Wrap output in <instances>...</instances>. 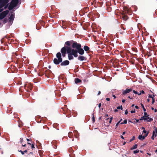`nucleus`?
I'll return each instance as SVG.
<instances>
[{"mask_svg":"<svg viewBox=\"0 0 157 157\" xmlns=\"http://www.w3.org/2000/svg\"><path fill=\"white\" fill-rule=\"evenodd\" d=\"M67 53L68 54V56L69 60L72 59H73L72 55L76 57L78 56L77 50L71 48H67Z\"/></svg>","mask_w":157,"mask_h":157,"instance_id":"obj_1","label":"nucleus"},{"mask_svg":"<svg viewBox=\"0 0 157 157\" xmlns=\"http://www.w3.org/2000/svg\"><path fill=\"white\" fill-rule=\"evenodd\" d=\"M9 0H0V12H2L8 6V5H6L9 2Z\"/></svg>","mask_w":157,"mask_h":157,"instance_id":"obj_2","label":"nucleus"},{"mask_svg":"<svg viewBox=\"0 0 157 157\" xmlns=\"http://www.w3.org/2000/svg\"><path fill=\"white\" fill-rule=\"evenodd\" d=\"M56 56L57 59L55 58L53 60L54 63L56 64H58L62 61L61 53L60 52H58L56 54Z\"/></svg>","mask_w":157,"mask_h":157,"instance_id":"obj_3","label":"nucleus"},{"mask_svg":"<svg viewBox=\"0 0 157 157\" xmlns=\"http://www.w3.org/2000/svg\"><path fill=\"white\" fill-rule=\"evenodd\" d=\"M18 3V0H12L8 7L9 10H11L16 7Z\"/></svg>","mask_w":157,"mask_h":157,"instance_id":"obj_4","label":"nucleus"},{"mask_svg":"<svg viewBox=\"0 0 157 157\" xmlns=\"http://www.w3.org/2000/svg\"><path fill=\"white\" fill-rule=\"evenodd\" d=\"M9 12V10H6L0 13V19H2L4 18Z\"/></svg>","mask_w":157,"mask_h":157,"instance_id":"obj_5","label":"nucleus"},{"mask_svg":"<svg viewBox=\"0 0 157 157\" xmlns=\"http://www.w3.org/2000/svg\"><path fill=\"white\" fill-rule=\"evenodd\" d=\"M72 47L74 48H76L77 50L81 47V45L79 44H78L76 42H74L72 45Z\"/></svg>","mask_w":157,"mask_h":157,"instance_id":"obj_6","label":"nucleus"},{"mask_svg":"<svg viewBox=\"0 0 157 157\" xmlns=\"http://www.w3.org/2000/svg\"><path fill=\"white\" fill-rule=\"evenodd\" d=\"M140 119V120H144L148 122L151 121L152 120V119L151 118L148 117V116H144L143 117H141Z\"/></svg>","mask_w":157,"mask_h":157,"instance_id":"obj_7","label":"nucleus"},{"mask_svg":"<svg viewBox=\"0 0 157 157\" xmlns=\"http://www.w3.org/2000/svg\"><path fill=\"white\" fill-rule=\"evenodd\" d=\"M67 48H70V47H65L63 48L61 50V52L63 56L64 57L65 56V54L66 53V52H67Z\"/></svg>","mask_w":157,"mask_h":157,"instance_id":"obj_8","label":"nucleus"},{"mask_svg":"<svg viewBox=\"0 0 157 157\" xmlns=\"http://www.w3.org/2000/svg\"><path fill=\"white\" fill-rule=\"evenodd\" d=\"M14 17V13H12L9 17V22L12 24Z\"/></svg>","mask_w":157,"mask_h":157,"instance_id":"obj_9","label":"nucleus"},{"mask_svg":"<svg viewBox=\"0 0 157 157\" xmlns=\"http://www.w3.org/2000/svg\"><path fill=\"white\" fill-rule=\"evenodd\" d=\"M77 50V52H78V53L80 55H83L84 53V52L83 50L81 48H79Z\"/></svg>","mask_w":157,"mask_h":157,"instance_id":"obj_10","label":"nucleus"},{"mask_svg":"<svg viewBox=\"0 0 157 157\" xmlns=\"http://www.w3.org/2000/svg\"><path fill=\"white\" fill-rule=\"evenodd\" d=\"M148 134V133H147L145 135L143 136L142 135H139L138 136L139 139L140 140H144L145 137H146Z\"/></svg>","mask_w":157,"mask_h":157,"instance_id":"obj_11","label":"nucleus"},{"mask_svg":"<svg viewBox=\"0 0 157 157\" xmlns=\"http://www.w3.org/2000/svg\"><path fill=\"white\" fill-rule=\"evenodd\" d=\"M69 63V62L68 60H65L61 63V66H66L68 65Z\"/></svg>","mask_w":157,"mask_h":157,"instance_id":"obj_12","label":"nucleus"},{"mask_svg":"<svg viewBox=\"0 0 157 157\" xmlns=\"http://www.w3.org/2000/svg\"><path fill=\"white\" fill-rule=\"evenodd\" d=\"M78 60L80 61H83L86 59V58L83 56H80L78 58Z\"/></svg>","mask_w":157,"mask_h":157,"instance_id":"obj_13","label":"nucleus"},{"mask_svg":"<svg viewBox=\"0 0 157 157\" xmlns=\"http://www.w3.org/2000/svg\"><path fill=\"white\" fill-rule=\"evenodd\" d=\"M132 90V89H127L124 91L122 93L123 94H124L127 93H129Z\"/></svg>","mask_w":157,"mask_h":157,"instance_id":"obj_14","label":"nucleus"},{"mask_svg":"<svg viewBox=\"0 0 157 157\" xmlns=\"http://www.w3.org/2000/svg\"><path fill=\"white\" fill-rule=\"evenodd\" d=\"M157 129L155 128V130L153 132L152 136H155L156 137L157 135Z\"/></svg>","mask_w":157,"mask_h":157,"instance_id":"obj_15","label":"nucleus"},{"mask_svg":"<svg viewBox=\"0 0 157 157\" xmlns=\"http://www.w3.org/2000/svg\"><path fill=\"white\" fill-rule=\"evenodd\" d=\"M81 82V80L78 78H75V83H78L80 82Z\"/></svg>","mask_w":157,"mask_h":157,"instance_id":"obj_16","label":"nucleus"},{"mask_svg":"<svg viewBox=\"0 0 157 157\" xmlns=\"http://www.w3.org/2000/svg\"><path fill=\"white\" fill-rule=\"evenodd\" d=\"M83 48H84V49L86 51H89V47L87 46H85Z\"/></svg>","mask_w":157,"mask_h":157,"instance_id":"obj_17","label":"nucleus"},{"mask_svg":"<svg viewBox=\"0 0 157 157\" xmlns=\"http://www.w3.org/2000/svg\"><path fill=\"white\" fill-rule=\"evenodd\" d=\"M137 144H136L133 146V147L130 148V149L131 150H132L133 149H136L137 148Z\"/></svg>","mask_w":157,"mask_h":157,"instance_id":"obj_18","label":"nucleus"},{"mask_svg":"<svg viewBox=\"0 0 157 157\" xmlns=\"http://www.w3.org/2000/svg\"><path fill=\"white\" fill-rule=\"evenodd\" d=\"M122 18L123 20H126L128 19L127 16L125 15L123 16Z\"/></svg>","mask_w":157,"mask_h":157,"instance_id":"obj_19","label":"nucleus"},{"mask_svg":"<svg viewBox=\"0 0 157 157\" xmlns=\"http://www.w3.org/2000/svg\"><path fill=\"white\" fill-rule=\"evenodd\" d=\"M142 129H143V133H145V135L146 134H147V133H148V132H147L146 130H145V128H142Z\"/></svg>","mask_w":157,"mask_h":157,"instance_id":"obj_20","label":"nucleus"},{"mask_svg":"<svg viewBox=\"0 0 157 157\" xmlns=\"http://www.w3.org/2000/svg\"><path fill=\"white\" fill-rule=\"evenodd\" d=\"M22 141H23V139L21 138H20V142L21 143H22ZM22 146H23V147H25V146H26V144H23L22 143H21Z\"/></svg>","mask_w":157,"mask_h":157,"instance_id":"obj_21","label":"nucleus"},{"mask_svg":"<svg viewBox=\"0 0 157 157\" xmlns=\"http://www.w3.org/2000/svg\"><path fill=\"white\" fill-rule=\"evenodd\" d=\"M141 106L142 107L144 111L145 112L146 111V109L144 108V105L143 104H142V103L141 104Z\"/></svg>","mask_w":157,"mask_h":157,"instance_id":"obj_22","label":"nucleus"},{"mask_svg":"<svg viewBox=\"0 0 157 157\" xmlns=\"http://www.w3.org/2000/svg\"><path fill=\"white\" fill-rule=\"evenodd\" d=\"M19 151L21 152L22 155H24V154L25 153L27 152V151L25 150V151H22L21 150V151Z\"/></svg>","mask_w":157,"mask_h":157,"instance_id":"obj_23","label":"nucleus"},{"mask_svg":"<svg viewBox=\"0 0 157 157\" xmlns=\"http://www.w3.org/2000/svg\"><path fill=\"white\" fill-rule=\"evenodd\" d=\"M154 95H149V96H148V97L149 98H152V99H153V98H154Z\"/></svg>","mask_w":157,"mask_h":157,"instance_id":"obj_24","label":"nucleus"},{"mask_svg":"<svg viewBox=\"0 0 157 157\" xmlns=\"http://www.w3.org/2000/svg\"><path fill=\"white\" fill-rule=\"evenodd\" d=\"M127 123V121L126 120H124L123 122H122L121 123V124H126Z\"/></svg>","mask_w":157,"mask_h":157,"instance_id":"obj_25","label":"nucleus"},{"mask_svg":"<svg viewBox=\"0 0 157 157\" xmlns=\"http://www.w3.org/2000/svg\"><path fill=\"white\" fill-rule=\"evenodd\" d=\"M139 152V150H137L134 151H133V152L134 154H136V153H138Z\"/></svg>","mask_w":157,"mask_h":157,"instance_id":"obj_26","label":"nucleus"},{"mask_svg":"<svg viewBox=\"0 0 157 157\" xmlns=\"http://www.w3.org/2000/svg\"><path fill=\"white\" fill-rule=\"evenodd\" d=\"M117 109H122V105H121V106H118L117 107Z\"/></svg>","mask_w":157,"mask_h":157,"instance_id":"obj_27","label":"nucleus"},{"mask_svg":"<svg viewBox=\"0 0 157 157\" xmlns=\"http://www.w3.org/2000/svg\"><path fill=\"white\" fill-rule=\"evenodd\" d=\"M65 44L68 46H69L70 45V43L69 41H67L65 43Z\"/></svg>","mask_w":157,"mask_h":157,"instance_id":"obj_28","label":"nucleus"},{"mask_svg":"<svg viewBox=\"0 0 157 157\" xmlns=\"http://www.w3.org/2000/svg\"><path fill=\"white\" fill-rule=\"evenodd\" d=\"M121 122V121H119V122H118L116 124V128H117V127L118 126V125L120 123V122Z\"/></svg>","mask_w":157,"mask_h":157,"instance_id":"obj_29","label":"nucleus"},{"mask_svg":"<svg viewBox=\"0 0 157 157\" xmlns=\"http://www.w3.org/2000/svg\"><path fill=\"white\" fill-rule=\"evenodd\" d=\"M135 137H134V136H133V137H132V138L130 140V142H131L133 140H134V139H135Z\"/></svg>","mask_w":157,"mask_h":157,"instance_id":"obj_30","label":"nucleus"},{"mask_svg":"<svg viewBox=\"0 0 157 157\" xmlns=\"http://www.w3.org/2000/svg\"><path fill=\"white\" fill-rule=\"evenodd\" d=\"M133 93H135V94H138V92H137V91H136L134 90L133 91Z\"/></svg>","mask_w":157,"mask_h":157,"instance_id":"obj_31","label":"nucleus"},{"mask_svg":"<svg viewBox=\"0 0 157 157\" xmlns=\"http://www.w3.org/2000/svg\"><path fill=\"white\" fill-rule=\"evenodd\" d=\"M135 112H136V111L135 109L133 110H132L131 111V113H135Z\"/></svg>","mask_w":157,"mask_h":157,"instance_id":"obj_32","label":"nucleus"},{"mask_svg":"<svg viewBox=\"0 0 157 157\" xmlns=\"http://www.w3.org/2000/svg\"><path fill=\"white\" fill-rule=\"evenodd\" d=\"M152 99V104H153L155 101V98H153V99Z\"/></svg>","mask_w":157,"mask_h":157,"instance_id":"obj_33","label":"nucleus"},{"mask_svg":"<svg viewBox=\"0 0 157 157\" xmlns=\"http://www.w3.org/2000/svg\"><path fill=\"white\" fill-rule=\"evenodd\" d=\"M6 22L7 20H6V19H4L3 21V23H5Z\"/></svg>","mask_w":157,"mask_h":157,"instance_id":"obj_34","label":"nucleus"},{"mask_svg":"<svg viewBox=\"0 0 157 157\" xmlns=\"http://www.w3.org/2000/svg\"><path fill=\"white\" fill-rule=\"evenodd\" d=\"M144 116H148L147 113L146 112L144 113Z\"/></svg>","mask_w":157,"mask_h":157,"instance_id":"obj_35","label":"nucleus"},{"mask_svg":"<svg viewBox=\"0 0 157 157\" xmlns=\"http://www.w3.org/2000/svg\"><path fill=\"white\" fill-rule=\"evenodd\" d=\"M31 147L32 148H35L34 146V144H32V145H31Z\"/></svg>","mask_w":157,"mask_h":157,"instance_id":"obj_36","label":"nucleus"},{"mask_svg":"<svg viewBox=\"0 0 157 157\" xmlns=\"http://www.w3.org/2000/svg\"><path fill=\"white\" fill-rule=\"evenodd\" d=\"M128 112L127 111V110H126L125 112V115H127L128 114Z\"/></svg>","mask_w":157,"mask_h":157,"instance_id":"obj_37","label":"nucleus"},{"mask_svg":"<svg viewBox=\"0 0 157 157\" xmlns=\"http://www.w3.org/2000/svg\"><path fill=\"white\" fill-rule=\"evenodd\" d=\"M106 100L107 101H109L110 100V98H106Z\"/></svg>","mask_w":157,"mask_h":157,"instance_id":"obj_38","label":"nucleus"},{"mask_svg":"<svg viewBox=\"0 0 157 157\" xmlns=\"http://www.w3.org/2000/svg\"><path fill=\"white\" fill-rule=\"evenodd\" d=\"M101 106V103H99V105H98V107L99 108H100Z\"/></svg>","mask_w":157,"mask_h":157,"instance_id":"obj_39","label":"nucleus"},{"mask_svg":"<svg viewBox=\"0 0 157 157\" xmlns=\"http://www.w3.org/2000/svg\"><path fill=\"white\" fill-rule=\"evenodd\" d=\"M125 101V99H123L122 100V102L123 103H124Z\"/></svg>","mask_w":157,"mask_h":157,"instance_id":"obj_40","label":"nucleus"},{"mask_svg":"<svg viewBox=\"0 0 157 157\" xmlns=\"http://www.w3.org/2000/svg\"><path fill=\"white\" fill-rule=\"evenodd\" d=\"M135 107L137 109H139V107L137 106V105H136L135 106Z\"/></svg>","mask_w":157,"mask_h":157,"instance_id":"obj_41","label":"nucleus"},{"mask_svg":"<svg viewBox=\"0 0 157 157\" xmlns=\"http://www.w3.org/2000/svg\"><path fill=\"white\" fill-rule=\"evenodd\" d=\"M141 94H144V92L143 90H142V91H141Z\"/></svg>","mask_w":157,"mask_h":157,"instance_id":"obj_42","label":"nucleus"},{"mask_svg":"<svg viewBox=\"0 0 157 157\" xmlns=\"http://www.w3.org/2000/svg\"><path fill=\"white\" fill-rule=\"evenodd\" d=\"M154 136H152L151 137V138L152 140H153L154 139Z\"/></svg>","mask_w":157,"mask_h":157,"instance_id":"obj_43","label":"nucleus"},{"mask_svg":"<svg viewBox=\"0 0 157 157\" xmlns=\"http://www.w3.org/2000/svg\"><path fill=\"white\" fill-rule=\"evenodd\" d=\"M72 134V132H70L69 133V135H71Z\"/></svg>","mask_w":157,"mask_h":157,"instance_id":"obj_44","label":"nucleus"},{"mask_svg":"<svg viewBox=\"0 0 157 157\" xmlns=\"http://www.w3.org/2000/svg\"><path fill=\"white\" fill-rule=\"evenodd\" d=\"M121 138H122L123 139H124V137H123V136H121Z\"/></svg>","mask_w":157,"mask_h":157,"instance_id":"obj_45","label":"nucleus"},{"mask_svg":"<svg viewBox=\"0 0 157 157\" xmlns=\"http://www.w3.org/2000/svg\"><path fill=\"white\" fill-rule=\"evenodd\" d=\"M92 119H93V121L94 122V116L92 118Z\"/></svg>","mask_w":157,"mask_h":157,"instance_id":"obj_46","label":"nucleus"},{"mask_svg":"<svg viewBox=\"0 0 157 157\" xmlns=\"http://www.w3.org/2000/svg\"><path fill=\"white\" fill-rule=\"evenodd\" d=\"M113 119V117H111L110 118V120H111V121H112V120Z\"/></svg>","mask_w":157,"mask_h":157,"instance_id":"obj_47","label":"nucleus"},{"mask_svg":"<svg viewBox=\"0 0 157 157\" xmlns=\"http://www.w3.org/2000/svg\"><path fill=\"white\" fill-rule=\"evenodd\" d=\"M125 133V132H123V133H122V135H124Z\"/></svg>","mask_w":157,"mask_h":157,"instance_id":"obj_48","label":"nucleus"},{"mask_svg":"<svg viewBox=\"0 0 157 157\" xmlns=\"http://www.w3.org/2000/svg\"><path fill=\"white\" fill-rule=\"evenodd\" d=\"M141 92H140L139 93H138V95H141Z\"/></svg>","mask_w":157,"mask_h":157,"instance_id":"obj_49","label":"nucleus"},{"mask_svg":"<svg viewBox=\"0 0 157 157\" xmlns=\"http://www.w3.org/2000/svg\"><path fill=\"white\" fill-rule=\"evenodd\" d=\"M101 94V91H99V92H98V95H99V94Z\"/></svg>","mask_w":157,"mask_h":157,"instance_id":"obj_50","label":"nucleus"},{"mask_svg":"<svg viewBox=\"0 0 157 157\" xmlns=\"http://www.w3.org/2000/svg\"><path fill=\"white\" fill-rule=\"evenodd\" d=\"M113 97L114 98H116V96L115 95H113Z\"/></svg>","mask_w":157,"mask_h":157,"instance_id":"obj_51","label":"nucleus"},{"mask_svg":"<svg viewBox=\"0 0 157 157\" xmlns=\"http://www.w3.org/2000/svg\"><path fill=\"white\" fill-rule=\"evenodd\" d=\"M111 122H112V121H111V120H110V121H109V124L111 123Z\"/></svg>","mask_w":157,"mask_h":157,"instance_id":"obj_52","label":"nucleus"},{"mask_svg":"<svg viewBox=\"0 0 157 157\" xmlns=\"http://www.w3.org/2000/svg\"><path fill=\"white\" fill-rule=\"evenodd\" d=\"M27 140L29 141H30V140L29 139H27Z\"/></svg>","mask_w":157,"mask_h":157,"instance_id":"obj_53","label":"nucleus"},{"mask_svg":"<svg viewBox=\"0 0 157 157\" xmlns=\"http://www.w3.org/2000/svg\"><path fill=\"white\" fill-rule=\"evenodd\" d=\"M149 101H150V100H149V99H147V101L148 102H149Z\"/></svg>","mask_w":157,"mask_h":157,"instance_id":"obj_54","label":"nucleus"},{"mask_svg":"<svg viewBox=\"0 0 157 157\" xmlns=\"http://www.w3.org/2000/svg\"><path fill=\"white\" fill-rule=\"evenodd\" d=\"M136 122H138L139 121V120H138L136 119Z\"/></svg>","mask_w":157,"mask_h":157,"instance_id":"obj_55","label":"nucleus"},{"mask_svg":"<svg viewBox=\"0 0 157 157\" xmlns=\"http://www.w3.org/2000/svg\"><path fill=\"white\" fill-rule=\"evenodd\" d=\"M114 111H115V112H117V109H115V110H114Z\"/></svg>","mask_w":157,"mask_h":157,"instance_id":"obj_56","label":"nucleus"},{"mask_svg":"<svg viewBox=\"0 0 157 157\" xmlns=\"http://www.w3.org/2000/svg\"><path fill=\"white\" fill-rule=\"evenodd\" d=\"M128 98H130V99H132V98H130V96H128Z\"/></svg>","mask_w":157,"mask_h":157,"instance_id":"obj_57","label":"nucleus"},{"mask_svg":"<svg viewBox=\"0 0 157 157\" xmlns=\"http://www.w3.org/2000/svg\"><path fill=\"white\" fill-rule=\"evenodd\" d=\"M126 143L125 142H124V143H123V145H124Z\"/></svg>","mask_w":157,"mask_h":157,"instance_id":"obj_58","label":"nucleus"},{"mask_svg":"<svg viewBox=\"0 0 157 157\" xmlns=\"http://www.w3.org/2000/svg\"><path fill=\"white\" fill-rule=\"evenodd\" d=\"M105 116H106V117H108V114H106L105 115Z\"/></svg>","mask_w":157,"mask_h":157,"instance_id":"obj_59","label":"nucleus"},{"mask_svg":"<svg viewBox=\"0 0 157 157\" xmlns=\"http://www.w3.org/2000/svg\"><path fill=\"white\" fill-rule=\"evenodd\" d=\"M156 111H157L156 109H155V112H156Z\"/></svg>","mask_w":157,"mask_h":157,"instance_id":"obj_60","label":"nucleus"},{"mask_svg":"<svg viewBox=\"0 0 157 157\" xmlns=\"http://www.w3.org/2000/svg\"><path fill=\"white\" fill-rule=\"evenodd\" d=\"M134 106V104H133V105H132V107H133V106Z\"/></svg>","mask_w":157,"mask_h":157,"instance_id":"obj_61","label":"nucleus"},{"mask_svg":"<svg viewBox=\"0 0 157 157\" xmlns=\"http://www.w3.org/2000/svg\"><path fill=\"white\" fill-rule=\"evenodd\" d=\"M109 119V118H106V120H107Z\"/></svg>","mask_w":157,"mask_h":157,"instance_id":"obj_62","label":"nucleus"},{"mask_svg":"<svg viewBox=\"0 0 157 157\" xmlns=\"http://www.w3.org/2000/svg\"><path fill=\"white\" fill-rule=\"evenodd\" d=\"M28 144H31L29 143H28Z\"/></svg>","mask_w":157,"mask_h":157,"instance_id":"obj_63","label":"nucleus"},{"mask_svg":"<svg viewBox=\"0 0 157 157\" xmlns=\"http://www.w3.org/2000/svg\"><path fill=\"white\" fill-rule=\"evenodd\" d=\"M157 151V149L155 151V152H156Z\"/></svg>","mask_w":157,"mask_h":157,"instance_id":"obj_64","label":"nucleus"}]
</instances>
